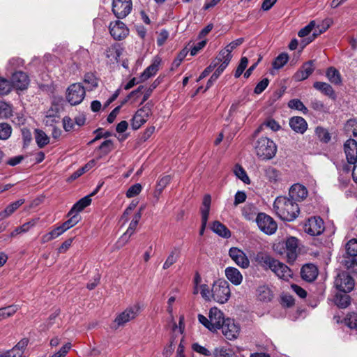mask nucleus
Wrapping results in <instances>:
<instances>
[{
  "label": "nucleus",
  "instance_id": "obj_1",
  "mask_svg": "<svg viewBox=\"0 0 357 357\" xmlns=\"http://www.w3.org/2000/svg\"><path fill=\"white\" fill-rule=\"evenodd\" d=\"M255 261L264 270H271L280 279L288 281L292 278V271L287 265L266 252H258L255 257Z\"/></svg>",
  "mask_w": 357,
  "mask_h": 357
},
{
  "label": "nucleus",
  "instance_id": "obj_2",
  "mask_svg": "<svg viewBox=\"0 0 357 357\" xmlns=\"http://www.w3.org/2000/svg\"><path fill=\"white\" fill-rule=\"evenodd\" d=\"M273 210L282 220L291 222L294 220L300 209L298 204L287 197H278L273 203Z\"/></svg>",
  "mask_w": 357,
  "mask_h": 357
},
{
  "label": "nucleus",
  "instance_id": "obj_3",
  "mask_svg": "<svg viewBox=\"0 0 357 357\" xmlns=\"http://www.w3.org/2000/svg\"><path fill=\"white\" fill-rule=\"evenodd\" d=\"M253 149L257 157L261 160L273 159L278 151V146L274 141L263 136L255 140Z\"/></svg>",
  "mask_w": 357,
  "mask_h": 357
},
{
  "label": "nucleus",
  "instance_id": "obj_4",
  "mask_svg": "<svg viewBox=\"0 0 357 357\" xmlns=\"http://www.w3.org/2000/svg\"><path fill=\"white\" fill-rule=\"evenodd\" d=\"M273 250L278 255L283 256L288 263L291 264L298 257V239L290 236L285 241L274 244Z\"/></svg>",
  "mask_w": 357,
  "mask_h": 357
},
{
  "label": "nucleus",
  "instance_id": "obj_5",
  "mask_svg": "<svg viewBox=\"0 0 357 357\" xmlns=\"http://www.w3.org/2000/svg\"><path fill=\"white\" fill-rule=\"evenodd\" d=\"M231 295L229 283L223 280L215 281L211 289V296L214 301L220 303H226Z\"/></svg>",
  "mask_w": 357,
  "mask_h": 357
},
{
  "label": "nucleus",
  "instance_id": "obj_6",
  "mask_svg": "<svg viewBox=\"0 0 357 357\" xmlns=\"http://www.w3.org/2000/svg\"><path fill=\"white\" fill-rule=\"evenodd\" d=\"M85 95V89L82 84L74 83L66 89V98L71 105H77L82 102Z\"/></svg>",
  "mask_w": 357,
  "mask_h": 357
},
{
  "label": "nucleus",
  "instance_id": "obj_7",
  "mask_svg": "<svg viewBox=\"0 0 357 357\" xmlns=\"http://www.w3.org/2000/svg\"><path fill=\"white\" fill-rule=\"evenodd\" d=\"M224 314H208L206 318L202 314H199L198 319L201 324L211 331H216L222 326Z\"/></svg>",
  "mask_w": 357,
  "mask_h": 357
},
{
  "label": "nucleus",
  "instance_id": "obj_8",
  "mask_svg": "<svg viewBox=\"0 0 357 357\" xmlns=\"http://www.w3.org/2000/svg\"><path fill=\"white\" fill-rule=\"evenodd\" d=\"M256 222L259 229L266 234H273L277 230V223L271 217L265 213H259Z\"/></svg>",
  "mask_w": 357,
  "mask_h": 357
},
{
  "label": "nucleus",
  "instance_id": "obj_9",
  "mask_svg": "<svg viewBox=\"0 0 357 357\" xmlns=\"http://www.w3.org/2000/svg\"><path fill=\"white\" fill-rule=\"evenodd\" d=\"M335 287L344 293L350 292L353 290L355 282L353 278L347 272L340 273L335 280Z\"/></svg>",
  "mask_w": 357,
  "mask_h": 357
},
{
  "label": "nucleus",
  "instance_id": "obj_10",
  "mask_svg": "<svg viewBox=\"0 0 357 357\" xmlns=\"http://www.w3.org/2000/svg\"><path fill=\"white\" fill-rule=\"evenodd\" d=\"M225 337L229 340H236L240 334V326L234 319L223 316L222 326L220 328Z\"/></svg>",
  "mask_w": 357,
  "mask_h": 357
},
{
  "label": "nucleus",
  "instance_id": "obj_11",
  "mask_svg": "<svg viewBox=\"0 0 357 357\" xmlns=\"http://www.w3.org/2000/svg\"><path fill=\"white\" fill-rule=\"evenodd\" d=\"M132 9V0H113L112 11L117 18H124Z\"/></svg>",
  "mask_w": 357,
  "mask_h": 357
},
{
  "label": "nucleus",
  "instance_id": "obj_12",
  "mask_svg": "<svg viewBox=\"0 0 357 357\" xmlns=\"http://www.w3.org/2000/svg\"><path fill=\"white\" fill-rule=\"evenodd\" d=\"M151 114V105L147 103L143 107L138 109L132 119V128L134 130L139 129L144 123L146 122Z\"/></svg>",
  "mask_w": 357,
  "mask_h": 357
},
{
  "label": "nucleus",
  "instance_id": "obj_13",
  "mask_svg": "<svg viewBox=\"0 0 357 357\" xmlns=\"http://www.w3.org/2000/svg\"><path fill=\"white\" fill-rule=\"evenodd\" d=\"M324 230V222L319 217L308 219L304 225V231L311 236H318Z\"/></svg>",
  "mask_w": 357,
  "mask_h": 357
},
{
  "label": "nucleus",
  "instance_id": "obj_14",
  "mask_svg": "<svg viewBox=\"0 0 357 357\" xmlns=\"http://www.w3.org/2000/svg\"><path fill=\"white\" fill-rule=\"evenodd\" d=\"M109 29L111 36L116 40L125 38L129 32L126 24L119 20L111 22Z\"/></svg>",
  "mask_w": 357,
  "mask_h": 357
},
{
  "label": "nucleus",
  "instance_id": "obj_15",
  "mask_svg": "<svg viewBox=\"0 0 357 357\" xmlns=\"http://www.w3.org/2000/svg\"><path fill=\"white\" fill-rule=\"evenodd\" d=\"M229 255L241 268H247L249 267L250 261L243 250L235 247L231 248Z\"/></svg>",
  "mask_w": 357,
  "mask_h": 357
},
{
  "label": "nucleus",
  "instance_id": "obj_16",
  "mask_svg": "<svg viewBox=\"0 0 357 357\" xmlns=\"http://www.w3.org/2000/svg\"><path fill=\"white\" fill-rule=\"evenodd\" d=\"M12 88L15 87L17 90L26 89L29 84V79L27 75L22 71H17L12 76Z\"/></svg>",
  "mask_w": 357,
  "mask_h": 357
},
{
  "label": "nucleus",
  "instance_id": "obj_17",
  "mask_svg": "<svg viewBox=\"0 0 357 357\" xmlns=\"http://www.w3.org/2000/svg\"><path fill=\"white\" fill-rule=\"evenodd\" d=\"M307 195L308 191L307 188L300 183L294 184L289 191V199L295 202L304 200L307 197Z\"/></svg>",
  "mask_w": 357,
  "mask_h": 357
},
{
  "label": "nucleus",
  "instance_id": "obj_18",
  "mask_svg": "<svg viewBox=\"0 0 357 357\" xmlns=\"http://www.w3.org/2000/svg\"><path fill=\"white\" fill-rule=\"evenodd\" d=\"M344 150L348 163H355L357 160V142L355 139H349L344 144Z\"/></svg>",
  "mask_w": 357,
  "mask_h": 357
},
{
  "label": "nucleus",
  "instance_id": "obj_19",
  "mask_svg": "<svg viewBox=\"0 0 357 357\" xmlns=\"http://www.w3.org/2000/svg\"><path fill=\"white\" fill-rule=\"evenodd\" d=\"M28 339H22L11 349L0 353V357H22L24 350L28 345Z\"/></svg>",
  "mask_w": 357,
  "mask_h": 357
},
{
  "label": "nucleus",
  "instance_id": "obj_20",
  "mask_svg": "<svg viewBox=\"0 0 357 357\" xmlns=\"http://www.w3.org/2000/svg\"><path fill=\"white\" fill-rule=\"evenodd\" d=\"M318 268L312 264H307L301 268V275L306 282H313L318 276Z\"/></svg>",
  "mask_w": 357,
  "mask_h": 357
},
{
  "label": "nucleus",
  "instance_id": "obj_21",
  "mask_svg": "<svg viewBox=\"0 0 357 357\" xmlns=\"http://www.w3.org/2000/svg\"><path fill=\"white\" fill-rule=\"evenodd\" d=\"M313 61H309L305 63L295 73L294 77L296 81L300 82L307 79L314 71Z\"/></svg>",
  "mask_w": 357,
  "mask_h": 357
},
{
  "label": "nucleus",
  "instance_id": "obj_22",
  "mask_svg": "<svg viewBox=\"0 0 357 357\" xmlns=\"http://www.w3.org/2000/svg\"><path fill=\"white\" fill-rule=\"evenodd\" d=\"M289 126L296 132L303 134L307 129V121L301 116H293L289 119Z\"/></svg>",
  "mask_w": 357,
  "mask_h": 357
},
{
  "label": "nucleus",
  "instance_id": "obj_23",
  "mask_svg": "<svg viewBox=\"0 0 357 357\" xmlns=\"http://www.w3.org/2000/svg\"><path fill=\"white\" fill-rule=\"evenodd\" d=\"M225 276L233 284L237 286L241 284L243 275L241 272L234 267H227L225 271Z\"/></svg>",
  "mask_w": 357,
  "mask_h": 357
},
{
  "label": "nucleus",
  "instance_id": "obj_24",
  "mask_svg": "<svg viewBox=\"0 0 357 357\" xmlns=\"http://www.w3.org/2000/svg\"><path fill=\"white\" fill-rule=\"evenodd\" d=\"M337 323H343L350 328H357V314H346L344 317L335 315L333 318Z\"/></svg>",
  "mask_w": 357,
  "mask_h": 357
},
{
  "label": "nucleus",
  "instance_id": "obj_25",
  "mask_svg": "<svg viewBox=\"0 0 357 357\" xmlns=\"http://www.w3.org/2000/svg\"><path fill=\"white\" fill-rule=\"evenodd\" d=\"M181 249L178 247H174L169 252L165 261L163 264L162 268L167 270L174 264L180 257Z\"/></svg>",
  "mask_w": 357,
  "mask_h": 357
},
{
  "label": "nucleus",
  "instance_id": "obj_26",
  "mask_svg": "<svg viewBox=\"0 0 357 357\" xmlns=\"http://www.w3.org/2000/svg\"><path fill=\"white\" fill-rule=\"evenodd\" d=\"M313 86L317 90L321 91L330 98L335 100L336 98L335 93L333 87L328 83L322 82H316L313 84Z\"/></svg>",
  "mask_w": 357,
  "mask_h": 357
},
{
  "label": "nucleus",
  "instance_id": "obj_27",
  "mask_svg": "<svg viewBox=\"0 0 357 357\" xmlns=\"http://www.w3.org/2000/svg\"><path fill=\"white\" fill-rule=\"evenodd\" d=\"M24 203V199H20L8 205L3 211L0 212V220H4L10 216Z\"/></svg>",
  "mask_w": 357,
  "mask_h": 357
},
{
  "label": "nucleus",
  "instance_id": "obj_28",
  "mask_svg": "<svg viewBox=\"0 0 357 357\" xmlns=\"http://www.w3.org/2000/svg\"><path fill=\"white\" fill-rule=\"evenodd\" d=\"M257 292L258 299L262 302H269L273 296L271 289L266 285L260 286L257 289Z\"/></svg>",
  "mask_w": 357,
  "mask_h": 357
},
{
  "label": "nucleus",
  "instance_id": "obj_29",
  "mask_svg": "<svg viewBox=\"0 0 357 357\" xmlns=\"http://www.w3.org/2000/svg\"><path fill=\"white\" fill-rule=\"evenodd\" d=\"M213 232L223 238H229L231 232L227 227L219 221H214L211 226Z\"/></svg>",
  "mask_w": 357,
  "mask_h": 357
},
{
  "label": "nucleus",
  "instance_id": "obj_30",
  "mask_svg": "<svg viewBox=\"0 0 357 357\" xmlns=\"http://www.w3.org/2000/svg\"><path fill=\"white\" fill-rule=\"evenodd\" d=\"M160 61L159 59H155L152 64L147 67L141 75V80L145 81L151 76L156 74L158 70V67Z\"/></svg>",
  "mask_w": 357,
  "mask_h": 357
},
{
  "label": "nucleus",
  "instance_id": "obj_31",
  "mask_svg": "<svg viewBox=\"0 0 357 357\" xmlns=\"http://www.w3.org/2000/svg\"><path fill=\"white\" fill-rule=\"evenodd\" d=\"M91 202V199L90 198V196H85L73 205V208L70 211V215L75 213L78 215L80 211L89 206Z\"/></svg>",
  "mask_w": 357,
  "mask_h": 357
},
{
  "label": "nucleus",
  "instance_id": "obj_32",
  "mask_svg": "<svg viewBox=\"0 0 357 357\" xmlns=\"http://www.w3.org/2000/svg\"><path fill=\"white\" fill-rule=\"evenodd\" d=\"M231 58L232 55L228 51V50L224 49L220 52L219 54L214 61L218 62V66H221L222 67L226 68Z\"/></svg>",
  "mask_w": 357,
  "mask_h": 357
},
{
  "label": "nucleus",
  "instance_id": "obj_33",
  "mask_svg": "<svg viewBox=\"0 0 357 357\" xmlns=\"http://www.w3.org/2000/svg\"><path fill=\"white\" fill-rule=\"evenodd\" d=\"M265 127L273 131H278L281 128V126L275 120L268 119L255 131L253 135L256 137Z\"/></svg>",
  "mask_w": 357,
  "mask_h": 357
},
{
  "label": "nucleus",
  "instance_id": "obj_34",
  "mask_svg": "<svg viewBox=\"0 0 357 357\" xmlns=\"http://www.w3.org/2000/svg\"><path fill=\"white\" fill-rule=\"evenodd\" d=\"M211 197L209 195H204L202 202V206L201 207L202 220L204 222L208 221L210 207H211Z\"/></svg>",
  "mask_w": 357,
  "mask_h": 357
},
{
  "label": "nucleus",
  "instance_id": "obj_35",
  "mask_svg": "<svg viewBox=\"0 0 357 357\" xmlns=\"http://www.w3.org/2000/svg\"><path fill=\"white\" fill-rule=\"evenodd\" d=\"M214 357H239L236 355L234 351L225 347H217L213 352Z\"/></svg>",
  "mask_w": 357,
  "mask_h": 357
},
{
  "label": "nucleus",
  "instance_id": "obj_36",
  "mask_svg": "<svg viewBox=\"0 0 357 357\" xmlns=\"http://www.w3.org/2000/svg\"><path fill=\"white\" fill-rule=\"evenodd\" d=\"M315 135L320 142L322 143H328L331 139V136L328 130L321 126H317L315 128Z\"/></svg>",
  "mask_w": 357,
  "mask_h": 357
},
{
  "label": "nucleus",
  "instance_id": "obj_37",
  "mask_svg": "<svg viewBox=\"0 0 357 357\" xmlns=\"http://www.w3.org/2000/svg\"><path fill=\"white\" fill-rule=\"evenodd\" d=\"M134 318L135 317L130 316V314H119L111 325V327L112 328H117L119 326H123L126 323Z\"/></svg>",
  "mask_w": 357,
  "mask_h": 357
},
{
  "label": "nucleus",
  "instance_id": "obj_38",
  "mask_svg": "<svg viewBox=\"0 0 357 357\" xmlns=\"http://www.w3.org/2000/svg\"><path fill=\"white\" fill-rule=\"evenodd\" d=\"M335 304L340 309H345L350 304V296L347 294H337L334 299Z\"/></svg>",
  "mask_w": 357,
  "mask_h": 357
},
{
  "label": "nucleus",
  "instance_id": "obj_39",
  "mask_svg": "<svg viewBox=\"0 0 357 357\" xmlns=\"http://www.w3.org/2000/svg\"><path fill=\"white\" fill-rule=\"evenodd\" d=\"M68 216H69L70 218L68 220L64 222L61 225H60V227L61 228V229L63 230V232H65L68 229H69L71 227H73V226H75L79 221V217L75 213L72 215H70V211H69Z\"/></svg>",
  "mask_w": 357,
  "mask_h": 357
},
{
  "label": "nucleus",
  "instance_id": "obj_40",
  "mask_svg": "<svg viewBox=\"0 0 357 357\" xmlns=\"http://www.w3.org/2000/svg\"><path fill=\"white\" fill-rule=\"evenodd\" d=\"M326 77L328 80L335 84L341 83V75L339 71L333 67H330L326 71Z\"/></svg>",
  "mask_w": 357,
  "mask_h": 357
},
{
  "label": "nucleus",
  "instance_id": "obj_41",
  "mask_svg": "<svg viewBox=\"0 0 357 357\" xmlns=\"http://www.w3.org/2000/svg\"><path fill=\"white\" fill-rule=\"evenodd\" d=\"M35 139L40 148H43L50 142L48 136L43 130L38 129L35 130Z\"/></svg>",
  "mask_w": 357,
  "mask_h": 357
},
{
  "label": "nucleus",
  "instance_id": "obj_42",
  "mask_svg": "<svg viewBox=\"0 0 357 357\" xmlns=\"http://www.w3.org/2000/svg\"><path fill=\"white\" fill-rule=\"evenodd\" d=\"M235 176L241 180L244 183L249 184L250 180L245 170L238 164L236 165L234 169Z\"/></svg>",
  "mask_w": 357,
  "mask_h": 357
},
{
  "label": "nucleus",
  "instance_id": "obj_43",
  "mask_svg": "<svg viewBox=\"0 0 357 357\" xmlns=\"http://www.w3.org/2000/svg\"><path fill=\"white\" fill-rule=\"evenodd\" d=\"M265 176L269 181L276 183L280 179V172L273 167H268L265 169Z\"/></svg>",
  "mask_w": 357,
  "mask_h": 357
},
{
  "label": "nucleus",
  "instance_id": "obj_44",
  "mask_svg": "<svg viewBox=\"0 0 357 357\" xmlns=\"http://www.w3.org/2000/svg\"><path fill=\"white\" fill-rule=\"evenodd\" d=\"M289 108L302 112L304 114L308 112L307 108L298 99H292L288 102Z\"/></svg>",
  "mask_w": 357,
  "mask_h": 357
},
{
  "label": "nucleus",
  "instance_id": "obj_45",
  "mask_svg": "<svg viewBox=\"0 0 357 357\" xmlns=\"http://www.w3.org/2000/svg\"><path fill=\"white\" fill-rule=\"evenodd\" d=\"M11 106L3 101H0V119H7L12 116Z\"/></svg>",
  "mask_w": 357,
  "mask_h": 357
},
{
  "label": "nucleus",
  "instance_id": "obj_46",
  "mask_svg": "<svg viewBox=\"0 0 357 357\" xmlns=\"http://www.w3.org/2000/svg\"><path fill=\"white\" fill-rule=\"evenodd\" d=\"M289 61V56L286 53L279 54L273 63V67L275 69L282 68Z\"/></svg>",
  "mask_w": 357,
  "mask_h": 357
},
{
  "label": "nucleus",
  "instance_id": "obj_47",
  "mask_svg": "<svg viewBox=\"0 0 357 357\" xmlns=\"http://www.w3.org/2000/svg\"><path fill=\"white\" fill-rule=\"evenodd\" d=\"M172 178L169 175L162 176L159 178L156 185V192L161 194L166 186L169 183Z\"/></svg>",
  "mask_w": 357,
  "mask_h": 357
},
{
  "label": "nucleus",
  "instance_id": "obj_48",
  "mask_svg": "<svg viewBox=\"0 0 357 357\" xmlns=\"http://www.w3.org/2000/svg\"><path fill=\"white\" fill-rule=\"evenodd\" d=\"M114 149L113 142L111 139L104 141L100 146L98 147V150L100 151V156L107 155Z\"/></svg>",
  "mask_w": 357,
  "mask_h": 357
},
{
  "label": "nucleus",
  "instance_id": "obj_49",
  "mask_svg": "<svg viewBox=\"0 0 357 357\" xmlns=\"http://www.w3.org/2000/svg\"><path fill=\"white\" fill-rule=\"evenodd\" d=\"M137 225V223L131 221L128 229L121 236L120 241H123V244L126 243L128 241L129 238L134 234Z\"/></svg>",
  "mask_w": 357,
  "mask_h": 357
},
{
  "label": "nucleus",
  "instance_id": "obj_50",
  "mask_svg": "<svg viewBox=\"0 0 357 357\" xmlns=\"http://www.w3.org/2000/svg\"><path fill=\"white\" fill-rule=\"evenodd\" d=\"M12 132L11 126L6 123H0V139L6 140L9 138Z\"/></svg>",
  "mask_w": 357,
  "mask_h": 357
},
{
  "label": "nucleus",
  "instance_id": "obj_51",
  "mask_svg": "<svg viewBox=\"0 0 357 357\" xmlns=\"http://www.w3.org/2000/svg\"><path fill=\"white\" fill-rule=\"evenodd\" d=\"M11 90V83L8 79L0 77V96L7 95Z\"/></svg>",
  "mask_w": 357,
  "mask_h": 357
},
{
  "label": "nucleus",
  "instance_id": "obj_52",
  "mask_svg": "<svg viewBox=\"0 0 357 357\" xmlns=\"http://www.w3.org/2000/svg\"><path fill=\"white\" fill-rule=\"evenodd\" d=\"M84 82L88 84V89L92 90L98 86V80L92 73H86L84 75Z\"/></svg>",
  "mask_w": 357,
  "mask_h": 357
},
{
  "label": "nucleus",
  "instance_id": "obj_53",
  "mask_svg": "<svg viewBox=\"0 0 357 357\" xmlns=\"http://www.w3.org/2000/svg\"><path fill=\"white\" fill-rule=\"evenodd\" d=\"M346 251L350 257H356L357 255V240L351 239L346 245Z\"/></svg>",
  "mask_w": 357,
  "mask_h": 357
},
{
  "label": "nucleus",
  "instance_id": "obj_54",
  "mask_svg": "<svg viewBox=\"0 0 357 357\" xmlns=\"http://www.w3.org/2000/svg\"><path fill=\"white\" fill-rule=\"evenodd\" d=\"M310 107L315 111L319 112H328V107L324 102L317 99H312L310 102Z\"/></svg>",
  "mask_w": 357,
  "mask_h": 357
},
{
  "label": "nucleus",
  "instance_id": "obj_55",
  "mask_svg": "<svg viewBox=\"0 0 357 357\" xmlns=\"http://www.w3.org/2000/svg\"><path fill=\"white\" fill-rule=\"evenodd\" d=\"M33 225H34V223L31 222L24 223L22 226L15 228L11 232L10 237L13 238V237H15V236H17V234H20L22 233H25V232L28 231L29 230V229L31 227H32Z\"/></svg>",
  "mask_w": 357,
  "mask_h": 357
},
{
  "label": "nucleus",
  "instance_id": "obj_56",
  "mask_svg": "<svg viewBox=\"0 0 357 357\" xmlns=\"http://www.w3.org/2000/svg\"><path fill=\"white\" fill-rule=\"evenodd\" d=\"M217 69L213 73V75L211 76L210 79L207 82L206 88L205 89L207 90L209 89L213 83L218 79L219 76L221 75V73L225 70V68L222 67L221 66H218Z\"/></svg>",
  "mask_w": 357,
  "mask_h": 357
},
{
  "label": "nucleus",
  "instance_id": "obj_57",
  "mask_svg": "<svg viewBox=\"0 0 357 357\" xmlns=\"http://www.w3.org/2000/svg\"><path fill=\"white\" fill-rule=\"evenodd\" d=\"M248 63V59L247 57H242L240 63L235 71L234 76L235 77L238 78L243 73V71L245 70L247 66Z\"/></svg>",
  "mask_w": 357,
  "mask_h": 357
},
{
  "label": "nucleus",
  "instance_id": "obj_58",
  "mask_svg": "<svg viewBox=\"0 0 357 357\" xmlns=\"http://www.w3.org/2000/svg\"><path fill=\"white\" fill-rule=\"evenodd\" d=\"M142 187L139 183H136L130 186L126 192V197L131 198L139 195L142 191Z\"/></svg>",
  "mask_w": 357,
  "mask_h": 357
},
{
  "label": "nucleus",
  "instance_id": "obj_59",
  "mask_svg": "<svg viewBox=\"0 0 357 357\" xmlns=\"http://www.w3.org/2000/svg\"><path fill=\"white\" fill-rule=\"evenodd\" d=\"M352 169V177L354 181L357 183V160L355 163H348V165H344L342 169L345 172H349Z\"/></svg>",
  "mask_w": 357,
  "mask_h": 357
},
{
  "label": "nucleus",
  "instance_id": "obj_60",
  "mask_svg": "<svg viewBox=\"0 0 357 357\" xmlns=\"http://www.w3.org/2000/svg\"><path fill=\"white\" fill-rule=\"evenodd\" d=\"M192 349L194 351H195L199 354L204 355L205 356H209L211 355V351L208 349L200 345L199 344H198L197 342L193 343L192 344Z\"/></svg>",
  "mask_w": 357,
  "mask_h": 357
},
{
  "label": "nucleus",
  "instance_id": "obj_61",
  "mask_svg": "<svg viewBox=\"0 0 357 357\" xmlns=\"http://www.w3.org/2000/svg\"><path fill=\"white\" fill-rule=\"evenodd\" d=\"M217 66L218 62L216 61H213L201 73L199 78L197 79V82L207 77Z\"/></svg>",
  "mask_w": 357,
  "mask_h": 357
},
{
  "label": "nucleus",
  "instance_id": "obj_62",
  "mask_svg": "<svg viewBox=\"0 0 357 357\" xmlns=\"http://www.w3.org/2000/svg\"><path fill=\"white\" fill-rule=\"evenodd\" d=\"M71 349V344L68 342L65 344L59 351L49 357H66L70 349Z\"/></svg>",
  "mask_w": 357,
  "mask_h": 357
},
{
  "label": "nucleus",
  "instance_id": "obj_63",
  "mask_svg": "<svg viewBox=\"0 0 357 357\" xmlns=\"http://www.w3.org/2000/svg\"><path fill=\"white\" fill-rule=\"evenodd\" d=\"M315 26V22L314 21L310 22L307 26H305L304 28L301 29L298 31V36L301 38L307 36L314 28Z\"/></svg>",
  "mask_w": 357,
  "mask_h": 357
},
{
  "label": "nucleus",
  "instance_id": "obj_64",
  "mask_svg": "<svg viewBox=\"0 0 357 357\" xmlns=\"http://www.w3.org/2000/svg\"><path fill=\"white\" fill-rule=\"evenodd\" d=\"M268 83H269V80L267 78L263 79L255 86V88L254 89L255 93H256V94L261 93L266 89V87L268 85Z\"/></svg>",
  "mask_w": 357,
  "mask_h": 357
}]
</instances>
